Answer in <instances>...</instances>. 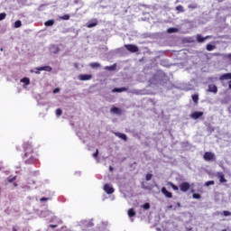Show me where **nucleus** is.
Instances as JSON below:
<instances>
[{
	"mask_svg": "<svg viewBox=\"0 0 231 231\" xmlns=\"http://www.w3.org/2000/svg\"><path fill=\"white\" fill-rule=\"evenodd\" d=\"M206 49H207L208 51H212L213 50H216V45L208 44L206 46Z\"/></svg>",
	"mask_w": 231,
	"mask_h": 231,
	"instance_id": "obj_23",
	"label": "nucleus"
},
{
	"mask_svg": "<svg viewBox=\"0 0 231 231\" xmlns=\"http://www.w3.org/2000/svg\"><path fill=\"white\" fill-rule=\"evenodd\" d=\"M191 192H192V194H194V192H195L194 189H191Z\"/></svg>",
	"mask_w": 231,
	"mask_h": 231,
	"instance_id": "obj_51",
	"label": "nucleus"
},
{
	"mask_svg": "<svg viewBox=\"0 0 231 231\" xmlns=\"http://www.w3.org/2000/svg\"><path fill=\"white\" fill-rule=\"evenodd\" d=\"M23 155L22 156L24 163L27 165H33V163H37V153L33 150V144L32 142H24L23 143Z\"/></svg>",
	"mask_w": 231,
	"mask_h": 231,
	"instance_id": "obj_1",
	"label": "nucleus"
},
{
	"mask_svg": "<svg viewBox=\"0 0 231 231\" xmlns=\"http://www.w3.org/2000/svg\"><path fill=\"white\" fill-rule=\"evenodd\" d=\"M220 80H231V72L222 74L219 78Z\"/></svg>",
	"mask_w": 231,
	"mask_h": 231,
	"instance_id": "obj_13",
	"label": "nucleus"
},
{
	"mask_svg": "<svg viewBox=\"0 0 231 231\" xmlns=\"http://www.w3.org/2000/svg\"><path fill=\"white\" fill-rule=\"evenodd\" d=\"M75 68H79V65L77 63L74 64Z\"/></svg>",
	"mask_w": 231,
	"mask_h": 231,
	"instance_id": "obj_49",
	"label": "nucleus"
},
{
	"mask_svg": "<svg viewBox=\"0 0 231 231\" xmlns=\"http://www.w3.org/2000/svg\"><path fill=\"white\" fill-rule=\"evenodd\" d=\"M125 50H127V51H130V53H136L140 50V49H138V46L134 45V44H125Z\"/></svg>",
	"mask_w": 231,
	"mask_h": 231,
	"instance_id": "obj_3",
	"label": "nucleus"
},
{
	"mask_svg": "<svg viewBox=\"0 0 231 231\" xmlns=\"http://www.w3.org/2000/svg\"><path fill=\"white\" fill-rule=\"evenodd\" d=\"M145 180H146V181H151L152 180V174L147 173Z\"/></svg>",
	"mask_w": 231,
	"mask_h": 231,
	"instance_id": "obj_32",
	"label": "nucleus"
},
{
	"mask_svg": "<svg viewBox=\"0 0 231 231\" xmlns=\"http://www.w3.org/2000/svg\"><path fill=\"white\" fill-rule=\"evenodd\" d=\"M62 21H69V14H65L61 17H60Z\"/></svg>",
	"mask_w": 231,
	"mask_h": 231,
	"instance_id": "obj_31",
	"label": "nucleus"
},
{
	"mask_svg": "<svg viewBox=\"0 0 231 231\" xmlns=\"http://www.w3.org/2000/svg\"><path fill=\"white\" fill-rule=\"evenodd\" d=\"M167 185L171 187V189H173L174 190H179V189H180V188H178V186H176V184H174L172 182H168Z\"/></svg>",
	"mask_w": 231,
	"mask_h": 231,
	"instance_id": "obj_28",
	"label": "nucleus"
},
{
	"mask_svg": "<svg viewBox=\"0 0 231 231\" xmlns=\"http://www.w3.org/2000/svg\"><path fill=\"white\" fill-rule=\"evenodd\" d=\"M217 178L219 179L220 183H226V179H225V174H223V172L217 173Z\"/></svg>",
	"mask_w": 231,
	"mask_h": 231,
	"instance_id": "obj_15",
	"label": "nucleus"
},
{
	"mask_svg": "<svg viewBox=\"0 0 231 231\" xmlns=\"http://www.w3.org/2000/svg\"><path fill=\"white\" fill-rule=\"evenodd\" d=\"M35 69L36 70L34 71V73H36V75H39L41 71L51 72L53 70V69L50 66H43V67L36 68Z\"/></svg>",
	"mask_w": 231,
	"mask_h": 231,
	"instance_id": "obj_4",
	"label": "nucleus"
},
{
	"mask_svg": "<svg viewBox=\"0 0 231 231\" xmlns=\"http://www.w3.org/2000/svg\"><path fill=\"white\" fill-rule=\"evenodd\" d=\"M223 215L226 216V217L228 216H231V212L225 210V211H223Z\"/></svg>",
	"mask_w": 231,
	"mask_h": 231,
	"instance_id": "obj_37",
	"label": "nucleus"
},
{
	"mask_svg": "<svg viewBox=\"0 0 231 231\" xmlns=\"http://www.w3.org/2000/svg\"><path fill=\"white\" fill-rule=\"evenodd\" d=\"M106 69H113V67H106Z\"/></svg>",
	"mask_w": 231,
	"mask_h": 231,
	"instance_id": "obj_47",
	"label": "nucleus"
},
{
	"mask_svg": "<svg viewBox=\"0 0 231 231\" xmlns=\"http://www.w3.org/2000/svg\"><path fill=\"white\" fill-rule=\"evenodd\" d=\"M111 113H115L116 115H121L122 114V110H120V108H118L116 106H113L111 108Z\"/></svg>",
	"mask_w": 231,
	"mask_h": 231,
	"instance_id": "obj_17",
	"label": "nucleus"
},
{
	"mask_svg": "<svg viewBox=\"0 0 231 231\" xmlns=\"http://www.w3.org/2000/svg\"><path fill=\"white\" fill-rule=\"evenodd\" d=\"M227 59H229V60H231V53L227 54Z\"/></svg>",
	"mask_w": 231,
	"mask_h": 231,
	"instance_id": "obj_46",
	"label": "nucleus"
},
{
	"mask_svg": "<svg viewBox=\"0 0 231 231\" xmlns=\"http://www.w3.org/2000/svg\"><path fill=\"white\" fill-rule=\"evenodd\" d=\"M109 171L110 172H113V171H115V168H113V166H109Z\"/></svg>",
	"mask_w": 231,
	"mask_h": 231,
	"instance_id": "obj_42",
	"label": "nucleus"
},
{
	"mask_svg": "<svg viewBox=\"0 0 231 231\" xmlns=\"http://www.w3.org/2000/svg\"><path fill=\"white\" fill-rule=\"evenodd\" d=\"M203 116V112H193L190 114V118L193 120H198V118H201Z\"/></svg>",
	"mask_w": 231,
	"mask_h": 231,
	"instance_id": "obj_10",
	"label": "nucleus"
},
{
	"mask_svg": "<svg viewBox=\"0 0 231 231\" xmlns=\"http://www.w3.org/2000/svg\"><path fill=\"white\" fill-rule=\"evenodd\" d=\"M89 66H90V68L95 69V68H100V63H98V62H92V63H89Z\"/></svg>",
	"mask_w": 231,
	"mask_h": 231,
	"instance_id": "obj_24",
	"label": "nucleus"
},
{
	"mask_svg": "<svg viewBox=\"0 0 231 231\" xmlns=\"http://www.w3.org/2000/svg\"><path fill=\"white\" fill-rule=\"evenodd\" d=\"M59 91H60V88H56L53 89L54 94L59 93Z\"/></svg>",
	"mask_w": 231,
	"mask_h": 231,
	"instance_id": "obj_40",
	"label": "nucleus"
},
{
	"mask_svg": "<svg viewBox=\"0 0 231 231\" xmlns=\"http://www.w3.org/2000/svg\"><path fill=\"white\" fill-rule=\"evenodd\" d=\"M167 32L168 33H176V32H178V29L174 28V27H170V28H168Z\"/></svg>",
	"mask_w": 231,
	"mask_h": 231,
	"instance_id": "obj_22",
	"label": "nucleus"
},
{
	"mask_svg": "<svg viewBox=\"0 0 231 231\" xmlns=\"http://www.w3.org/2000/svg\"><path fill=\"white\" fill-rule=\"evenodd\" d=\"M45 26H53L55 24V20H48L44 23Z\"/></svg>",
	"mask_w": 231,
	"mask_h": 231,
	"instance_id": "obj_21",
	"label": "nucleus"
},
{
	"mask_svg": "<svg viewBox=\"0 0 231 231\" xmlns=\"http://www.w3.org/2000/svg\"><path fill=\"white\" fill-rule=\"evenodd\" d=\"M104 190L106 191V194H113L115 192V188L109 184H105Z\"/></svg>",
	"mask_w": 231,
	"mask_h": 231,
	"instance_id": "obj_8",
	"label": "nucleus"
},
{
	"mask_svg": "<svg viewBox=\"0 0 231 231\" xmlns=\"http://www.w3.org/2000/svg\"><path fill=\"white\" fill-rule=\"evenodd\" d=\"M7 181L9 183H12V182L15 181V177H13L12 179H8Z\"/></svg>",
	"mask_w": 231,
	"mask_h": 231,
	"instance_id": "obj_39",
	"label": "nucleus"
},
{
	"mask_svg": "<svg viewBox=\"0 0 231 231\" xmlns=\"http://www.w3.org/2000/svg\"><path fill=\"white\" fill-rule=\"evenodd\" d=\"M94 158H98V149L96 150V152L93 153Z\"/></svg>",
	"mask_w": 231,
	"mask_h": 231,
	"instance_id": "obj_38",
	"label": "nucleus"
},
{
	"mask_svg": "<svg viewBox=\"0 0 231 231\" xmlns=\"http://www.w3.org/2000/svg\"><path fill=\"white\" fill-rule=\"evenodd\" d=\"M180 192H189L190 189V183L189 182H182L179 186Z\"/></svg>",
	"mask_w": 231,
	"mask_h": 231,
	"instance_id": "obj_5",
	"label": "nucleus"
},
{
	"mask_svg": "<svg viewBox=\"0 0 231 231\" xmlns=\"http://www.w3.org/2000/svg\"><path fill=\"white\" fill-rule=\"evenodd\" d=\"M208 93H217V86H216L215 84L208 85Z\"/></svg>",
	"mask_w": 231,
	"mask_h": 231,
	"instance_id": "obj_12",
	"label": "nucleus"
},
{
	"mask_svg": "<svg viewBox=\"0 0 231 231\" xmlns=\"http://www.w3.org/2000/svg\"><path fill=\"white\" fill-rule=\"evenodd\" d=\"M62 115V110L60 108L56 109V116H60Z\"/></svg>",
	"mask_w": 231,
	"mask_h": 231,
	"instance_id": "obj_35",
	"label": "nucleus"
},
{
	"mask_svg": "<svg viewBox=\"0 0 231 231\" xmlns=\"http://www.w3.org/2000/svg\"><path fill=\"white\" fill-rule=\"evenodd\" d=\"M5 19H6V14H5V13H1V14H0V21H5Z\"/></svg>",
	"mask_w": 231,
	"mask_h": 231,
	"instance_id": "obj_33",
	"label": "nucleus"
},
{
	"mask_svg": "<svg viewBox=\"0 0 231 231\" xmlns=\"http://www.w3.org/2000/svg\"><path fill=\"white\" fill-rule=\"evenodd\" d=\"M13 231H17V228H15V227H13Z\"/></svg>",
	"mask_w": 231,
	"mask_h": 231,
	"instance_id": "obj_50",
	"label": "nucleus"
},
{
	"mask_svg": "<svg viewBox=\"0 0 231 231\" xmlns=\"http://www.w3.org/2000/svg\"><path fill=\"white\" fill-rule=\"evenodd\" d=\"M0 51H3V48L0 49Z\"/></svg>",
	"mask_w": 231,
	"mask_h": 231,
	"instance_id": "obj_52",
	"label": "nucleus"
},
{
	"mask_svg": "<svg viewBox=\"0 0 231 231\" xmlns=\"http://www.w3.org/2000/svg\"><path fill=\"white\" fill-rule=\"evenodd\" d=\"M161 192L163 194V196H165V198H172V194L171 193V191L167 190V188L165 187L162 188Z\"/></svg>",
	"mask_w": 231,
	"mask_h": 231,
	"instance_id": "obj_11",
	"label": "nucleus"
},
{
	"mask_svg": "<svg viewBox=\"0 0 231 231\" xmlns=\"http://www.w3.org/2000/svg\"><path fill=\"white\" fill-rule=\"evenodd\" d=\"M203 160L205 162H216V154L212 153V152H206L203 155Z\"/></svg>",
	"mask_w": 231,
	"mask_h": 231,
	"instance_id": "obj_2",
	"label": "nucleus"
},
{
	"mask_svg": "<svg viewBox=\"0 0 231 231\" xmlns=\"http://www.w3.org/2000/svg\"><path fill=\"white\" fill-rule=\"evenodd\" d=\"M188 8H189V10H196V8H198V5L191 4V5H188Z\"/></svg>",
	"mask_w": 231,
	"mask_h": 231,
	"instance_id": "obj_30",
	"label": "nucleus"
},
{
	"mask_svg": "<svg viewBox=\"0 0 231 231\" xmlns=\"http://www.w3.org/2000/svg\"><path fill=\"white\" fill-rule=\"evenodd\" d=\"M143 208H145V210H148V208H151V204H149V203H145V204H143Z\"/></svg>",
	"mask_w": 231,
	"mask_h": 231,
	"instance_id": "obj_36",
	"label": "nucleus"
},
{
	"mask_svg": "<svg viewBox=\"0 0 231 231\" xmlns=\"http://www.w3.org/2000/svg\"><path fill=\"white\" fill-rule=\"evenodd\" d=\"M51 228H57V225H50Z\"/></svg>",
	"mask_w": 231,
	"mask_h": 231,
	"instance_id": "obj_43",
	"label": "nucleus"
},
{
	"mask_svg": "<svg viewBox=\"0 0 231 231\" xmlns=\"http://www.w3.org/2000/svg\"><path fill=\"white\" fill-rule=\"evenodd\" d=\"M21 26H23V22H21V20H17L14 23V28H21Z\"/></svg>",
	"mask_w": 231,
	"mask_h": 231,
	"instance_id": "obj_26",
	"label": "nucleus"
},
{
	"mask_svg": "<svg viewBox=\"0 0 231 231\" xmlns=\"http://www.w3.org/2000/svg\"><path fill=\"white\" fill-rule=\"evenodd\" d=\"M127 88L123 87V88H116L112 90V93H124V91H127Z\"/></svg>",
	"mask_w": 231,
	"mask_h": 231,
	"instance_id": "obj_14",
	"label": "nucleus"
},
{
	"mask_svg": "<svg viewBox=\"0 0 231 231\" xmlns=\"http://www.w3.org/2000/svg\"><path fill=\"white\" fill-rule=\"evenodd\" d=\"M51 49L54 50V51H53V53H55V54L59 53V52L60 51V49L59 46H57V45H53V46L51 47Z\"/></svg>",
	"mask_w": 231,
	"mask_h": 231,
	"instance_id": "obj_27",
	"label": "nucleus"
},
{
	"mask_svg": "<svg viewBox=\"0 0 231 231\" xmlns=\"http://www.w3.org/2000/svg\"><path fill=\"white\" fill-rule=\"evenodd\" d=\"M136 216V211H134V208L128 209V217H134Z\"/></svg>",
	"mask_w": 231,
	"mask_h": 231,
	"instance_id": "obj_19",
	"label": "nucleus"
},
{
	"mask_svg": "<svg viewBox=\"0 0 231 231\" xmlns=\"http://www.w3.org/2000/svg\"><path fill=\"white\" fill-rule=\"evenodd\" d=\"M192 198L193 199H201V195L199 193H193Z\"/></svg>",
	"mask_w": 231,
	"mask_h": 231,
	"instance_id": "obj_29",
	"label": "nucleus"
},
{
	"mask_svg": "<svg viewBox=\"0 0 231 231\" xmlns=\"http://www.w3.org/2000/svg\"><path fill=\"white\" fill-rule=\"evenodd\" d=\"M228 89H231V80L228 81Z\"/></svg>",
	"mask_w": 231,
	"mask_h": 231,
	"instance_id": "obj_44",
	"label": "nucleus"
},
{
	"mask_svg": "<svg viewBox=\"0 0 231 231\" xmlns=\"http://www.w3.org/2000/svg\"><path fill=\"white\" fill-rule=\"evenodd\" d=\"M192 100L195 104H198V101L199 100V95L198 94L192 95Z\"/></svg>",
	"mask_w": 231,
	"mask_h": 231,
	"instance_id": "obj_25",
	"label": "nucleus"
},
{
	"mask_svg": "<svg viewBox=\"0 0 231 231\" xmlns=\"http://www.w3.org/2000/svg\"><path fill=\"white\" fill-rule=\"evenodd\" d=\"M214 180H208V181H207L206 183H205V186L206 187H210V185H214Z\"/></svg>",
	"mask_w": 231,
	"mask_h": 231,
	"instance_id": "obj_34",
	"label": "nucleus"
},
{
	"mask_svg": "<svg viewBox=\"0 0 231 231\" xmlns=\"http://www.w3.org/2000/svg\"><path fill=\"white\" fill-rule=\"evenodd\" d=\"M133 93H134V95H140V93L137 90L133 91Z\"/></svg>",
	"mask_w": 231,
	"mask_h": 231,
	"instance_id": "obj_45",
	"label": "nucleus"
},
{
	"mask_svg": "<svg viewBox=\"0 0 231 231\" xmlns=\"http://www.w3.org/2000/svg\"><path fill=\"white\" fill-rule=\"evenodd\" d=\"M20 82H22L23 84H24V86H30V78L24 77L23 79H22L20 80Z\"/></svg>",
	"mask_w": 231,
	"mask_h": 231,
	"instance_id": "obj_18",
	"label": "nucleus"
},
{
	"mask_svg": "<svg viewBox=\"0 0 231 231\" xmlns=\"http://www.w3.org/2000/svg\"><path fill=\"white\" fill-rule=\"evenodd\" d=\"M98 25V20L97 18L90 20L87 24V28H95Z\"/></svg>",
	"mask_w": 231,
	"mask_h": 231,
	"instance_id": "obj_6",
	"label": "nucleus"
},
{
	"mask_svg": "<svg viewBox=\"0 0 231 231\" xmlns=\"http://www.w3.org/2000/svg\"><path fill=\"white\" fill-rule=\"evenodd\" d=\"M175 10L178 12V14H183V12H185V9L183 8V5L176 6Z\"/></svg>",
	"mask_w": 231,
	"mask_h": 231,
	"instance_id": "obj_20",
	"label": "nucleus"
},
{
	"mask_svg": "<svg viewBox=\"0 0 231 231\" xmlns=\"http://www.w3.org/2000/svg\"><path fill=\"white\" fill-rule=\"evenodd\" d=\"M207 39H212V36L208 35L206 37H203L201 34H197V42H205Z\"/></svg>",
	"mask_w": 231,
	"mask_h": 231,
	"instance_id": "obj_9",
	"label": "nucleus"
},
{
	"mask_svg": "<svg viewBox=\"0 0 231 231\" xmlns=\"http://www.w3.org/2000/svg\"><path fill=\"white\" fill-rule=\"evenodd\" d=\"M116 136H117L118 138H121L122 140H124V142H127V135H125V134H122V133H115Z\"/></svg>",
	"mask_w": 231,
	"mask_h": 231,
	"instance_id": "obj_16",
	"label": "nucleus"
},
{
	"mask_svg": "<svg viewBox=\"0 0 231 231\" xmlns=\"http://www.w3.org/2000/svg\"><path fill=\"white\" fill-rule=\"evenodd\" d=\"M40 201H42H42H48V198H44V197H43V198L40 199Z\"/></svg>",
	"mask_w": 231,
	"mask_h": 231,
	"instance_id": "obj_41",
	"label": "nucleus"
},
{
	"mask_svg": "<svg viewBox=\"0 0 231 231\" xmlns=\"http://www.w3.org/2000/svg\"><path fill=\"white\" fill-rule=\"evenodd\" d=\"M177 207H181V203H177Z\"/></svg>",
	"mask_w": 231,
	"mask_h": 231,
	"instance_id": "obj_48",
	"label": "nucleus"
},
{
	"mask_svg": "<svg viewBox=\"0 0 231 231\" xmlns=\"http://www.w3.org/2000/svg\"><path fill=\"white\" fill-rule=\"evenodd\" d=\"M93 79V75L91 74H80L79 76V80L86 81V80H91Z\"/></svg>",
	"mask_w": 231,
	"mask_h": 231,
	"instance_id": "obj_7",
	"label": "nucleus"
}]
</instances>
